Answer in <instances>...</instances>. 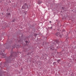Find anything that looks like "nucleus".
<instances>
[{
  "label": "nucleus",
  "mask_w": 76,
  "mask_h": 76,
  "mask_svg": "<svg viewBox=\"0 0 76 76\" xmlns=\"http://www.w3.org/2000/svg\"><path fill=\"white\" fill-rule=\"evenodd\" d=\"M16 56V53L13 52L11 53V55L9 57H6L5 58V60L6 61L5 63V64H6L7 63H11L12 60L15 58Z\"/></svg>",
  "instance_id": "1"
},
{
  "label": "nucleus",
  "mask_w": 76,
  "mask_h": 76,
  "mask_svg": "<svg viewBox=\"0 0 76 76\" xmlns=\"http://www.w3.org/2000/svg\"><path fill=\"white\" fill-rule=\"evenodd\" d=\"M55 35L56 36V37H58V36L59 37V38H61L62 37V35L61 34L60 35V33L58 32H57L55 34Z\"/></svg>",
  "instance_id": "2"
},
{
  "label": "nucleus",
  "mask_w": 76,
  "mask_h": 76,
  "mask_svg": "<svg viewBox=\"0 0 76 76\" xmlns=\"http://www.w3.org/2000/svg\"><path fill=\"white\" fill-rule=\"evenodd\" d=\"M6 16L7 17V18H10V17L11 16V15H10V13H7Z\"/></svg>",
  "instance_id": "3"
},
{
  "label": "nucleus",
  "mask_w": 76,
  "mask_h": 76,
  "mask_svg": "<svg viewBox=\"0 0 76 76\" xmlns=\"http://www.w3.org/2000/svg\"><path fill=\"white\" fill-rule=\"evenodd\" d=\"M1 51V52H4V49L3 48H1L0 49Z\"/></svg>",
  "instance_id": "4"
},
{
  "label": "nucleus",
  "mask_w": 76,
  "mask_h": 76,
  "mask_svg": "<svg viewBox=\"0 0 76 76\" xmlns=\"http://www.w3.org/2000/svg\"><path fill=\"white\" fill-rule=\"evenodd\" d=\"M28 4L27 3H25L24 6H25V7H28Z\"/></svg>",
  "instance_id": "5"
},
{
  "label": "nucleus",
  "mask_w": 76,
  "mask_h": 76,
  "mask_svg": "<svg viewBox=\"0 0 76 76\" xmlns=\"http://www.w3.org/2000/svg\"><path fill=\"white\" fill-rule=\"evenodd\" d=\"M50 50H55V51H56H56H57V50L54 49H53V48H50Z\"/></svg>",
  "instance_id": "6"
},
{
  "label": "nucleus",
  "mask_w": 76,
  "mask_h": 76,
  "mask_svg": "<svg viewBox=\"0 0 76 76\" xmlns=\"http://www.w3.org/2000/svg\"><path fill=\"white\" fill-rule=\"evenodd\" d=\"M6 56V55L4 54V53H3L2 55V58H4V57Z\"/></svg>",
  "instance_id": "7"
},
{
  "label": "nucleus",
  "mask_w": 76,
  "mask_h": 76,
  "mask_svg": "<svg viewBox=\"0 0 76 76\" xmlns=\"http://www.w3.org/2000/svg\"><path fill=\"white\" fill-rule=\"evenodd\" d=\"M25 42L26 43V45H28V44H28V43H29V42H28V41H26Z\"/></svg>",
  "instance_id": "8"
},
{
  "label": "nucleus",
  "mask_w": 76,
  "mask_h": 76,
  "mask_svg": "<svg viewBox=\"0 0 76 76\" xmlns=\"http://www.w3.org/2000/svg\"><path fill=\"white\" fill-rule=\"evenodd\" d=\"M61 9H62V10H64L65 9H66V7H62L61 8Z\"/></svg>",
  "instance_id": "9"
},
{
  "label": "nucleus",
  "mask_w": 76,
  "mask_h": 76,
  "mask_svg": "<svg viewBox=\"0 0 76 76\" xmlns=\"http://www.w3.org/2000/svg\"><path fill=\"white\" fill-rule=\"evenodd\" d=\"M56 63H57V62H54L53 63V64L54 66H56Z\"/></svg>",
  "instance_id": "10"
},
{
  "label": "nucleus",
  "mask_w": 76,
  "mask_h": 76,
  "mask_svg": "<svg viewBox=\"0 0 76 76\" xmlns=\"http://www.w3.org/2000/svg\"><path fill=\"white\" fill-rule=\"evenodd\" d=\"M57 61V62L58 63H60V61H61V60L59 59V60H58Z\"/></svg>",
  "instance_id": "11"
},
{
  "label": "nucleus",
  "mask_w": 76,
  "mask_h": 76,
  "mask_svg": "<svg viewBox=\"0 0 76 76\" xmlns=\"http://www.w3.org/2000/svg\"><path fill=\"white\" fill-rule=\"evenodd\" d=\"M12 22H15V19H14L12 20Z\"/></svg>",
  "instance_id": "12"
},
{
  "label": "nucleus",
  "mask_w": 76,
  "mask_h": 76,
  "mask_svg": "<svg viewBox=\"0 0 76 76\" xmlns=\"http://www.w3.org/2000/svg\"><path fill=\"white\" fill-rule=\"evenodd\" d=\"M23 42V40H22V39H20V40H19V42Z\"/></svg>",
  "instance_id": "13"
},
{
  "label": "nucleus",
  "mask_w": 76,
  "mask_h": 76,
  "mask_svg": "<svg viewBox=\"0 0 76 76\" xmlns=\"http://www.w3.org/2000/svg\"><path fill=\"white\" fill-rule=\"evenodd\" d=\"M38 4H41V2L38 1Z\"/></svg>",
  "instance_id": "14"
},
{
  "label": "nucleus",
  "mask_w": 76,
  "mask_h": 76,
  "mask_svg": "<svg viewBox=\"0 0 76 76\" xmlns=\"http://www.w3.org/2000/svg\"><path fill=\"white\" fill-rule=\"evenodd\" d=\"M49 29H53V27H49Z\"/></svg>",
  "instance_id": "15"
},
{
  "label": "nucleus",
  "mask_w": 76,
  "mask_h": 76,
  "mask_svg": "<svg viewBox=\"0 0 76 76\" xmlns=\"http://www.w3.org/2000/svg\"><path fill=\"white\" fill-rule=\"evenodd\" d=\"M25 7H22V9H24L25 8Z\"/></svg>",
  "instance_id": "16"
},
{
  "label": "nucleus",
  "mask_w": 76,
  "mask_h": 76,
  "mask_svg": "<svg viewBox=\"0 0 76 76\" xmlns=\"http://www.w3.org/2000/svg\"><path fill=\"white\" fill-rule=\"evenodd\" d=\"M68 40H69V38L68 37V38H67L66 39V40L68 41Z\"/></svg>",
  "instance_id": "17"
},
{
  "label": "nucleus",
  "mask_w": 76,
  "mask_h": 76,
  "mask_svg": "<svg viewBox=\"0 0 76 76\" xmlns=\"http://www.w3.org/2000/svg\"><path fill=\"white\" fill-rule=\"evenodd\" d=\"M64 29H63L62 30V32H64Z\"/></svg>",
  "instance_id": "18"
},
{
  "label": "nucleus",
  "mask_w": 76,
  "mask_h": 76,
  "mask_svg": "<svg viewBox=\"0 0 76 76\" xmlns=\"http://www.w3.org/2000/svg\"><path fill=\"white\" fill-rule=\"evenodd\" d=\"M38 1H39V2H41L40 0H38Z\"/></svg>",
  "instance_id": "19"
},
{
  "label": "nucleus",
  "mask_w": 76,
  "mask_h": 76,
  "mask_svg": "<svg viewBox=\"0 0 76 76\" xmlns=\"http://www.w3.org/2000/svg\"><path fill=\"white\" fill-rule=\"evenodd\" d=\"M49 50H51V48H49Z\"/></svg>",
  "instance_id": "20"
},
{
  "label": "nucleus",
  "mask_w": 76,
  "mask_h": 76,
  "mask_svg": "<svg viewBox=\"0 0 76 76\" xmlns=\"http://www.w3.org/2000/svg\"><path fill=\"white\" fill-rule=\"evenodd\" d=\"M49 23H51V21H50L49 22Z\"/></svg>",
  "instance_id": "21"
},
{
  "label": "nucleus",
  "mask_w": 76,
  "mask_h": 76,
  "mask_svg": "<svg viewBox=\"0 0 76 76\" xmlns=\"http://www.w3.org/2000/svg\"><path fill=\"white\" fill-rule=\"evenodd\" d=\"M7 11H8V10H7Z\"/></svg>",
  "instance_id": "22"
},
{
  "label": "nucleus",
  "mask_w": 76,
  "mask_h": 76,
  "mask_svg": "<svg viewBox=\"0 0 76 76\" xmlns=\"http://www.w3.org/2000/svg\"><path fill=\"white\" fill-rule=\"evenodd\" d=\"M26 39H28V37H26Z\"/></svg>",
  "instance_id": "23"
},
{
  "label": "nucleus",
  "mask_w": 76,
  "mask_h": 76,
  "mask_svg": "<svg viewBox=\"0 0 76 76\" xmlns=\"http://www.w3.org/2000/svg\"><path fill=\"white\" fill-rule=\"evenodd\" d=\"M72 11H73V10H72Z\"/></svg>",
  "instance_id": "24"
}]
</instances>
